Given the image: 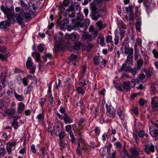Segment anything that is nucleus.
Segmentation results:
<instances>
[{"label":"nucleus","mask_w":158,"mask_h":158,"mask_svg":"<svg viewBox=\"0 0 158 158\" xmlns=\"http://www.w3.org/2000/svg\"><path fill=\"white\" fill-rule=\"evenodd\" d=\"M16 13L15 15L17 22L20 24L23 22V20L26 19L29 21L31 19V15L34 14L32 10H28V12H24L23 10H16Z\"/></svg>","instance_id":"f257e3e1"},{"label":"nucleus","mask_w":158,"mask_h":158,"mask_svg":"<svg viewBox=\"0 0 158 158\" xmlns=\"http://www.w3.org/2000/svg\"><path fill=\"white\" fill-rule=\"evenodd\" d=\"M77 19H74V22L72 23L71 26L74 27V28H75L77 27H88L89 23V22H87V20H81L82 18V15H80V14H78L77 15Z\"/></svg>","instance_id":"f03ea898"},{"label":"nucleus","mask_w":158,"mask_h":158,"mask_svg":"<svg viewBox=\"0 0 158 158\" xmlns=\"http://www.w3.org/2000/svg\"><path fill=\"white\" fill-rule=\"evenodd\" d=\"M123 49L124 50V53L126 55H127L126 60L127 62H129V64L131 65H133V49L132 48H129L125 45L123 44L122 45L121 49L122 50Z\"/></svg>","instance_id":"7ed1b4c3"},{"label":"nucleus","mask_w":158,"mask_h":158,"mask_svg":"<svg viewBox=\"0 0 158 158\" xmlns=\"http://www.w3.org/2000/svg\"><path fill=\"white\" fill-rule=\"evenodd\" d=\"M97 36L96 35H94L92 34H90L87 32H85L82 34V39L83 40L89 42L95 39Z\"/></svg>","instance_id":"20e7f679"},{"label":"nucleus","mask_w":158,"mask_h":158,"mask_svg":"<svg viewBox=\"0 0 158 158\" xmlns=\"http://www.w3.org/2000/svg\"><path fill=\"white\" fill-rule=\"evenodd\" d=\"M3 11L8 20L12 22L13 23H15V21L14 18L15 15L14 10H3Z\"/></svg>","instance_id":"39448f33"},{"label":"nucleus","mask_w":158,"mask_h":158,"mask_svg":"<svg viewBox=\"0 0 158 158\" xmlns=\"http://www.w3.org/2000/svg\"><path fill=\"white\" fill-rule=\"evenodd\" d=\"M26 67L30 69V72L31 73H33L35 71L36 66L33 64L31 61V59L29 57L26 62Z\"/></svg>","instance_id":"423d86ee"},{"label":"nucleus","mask_w":158,"mask_h":158,"mask_svg":"<svg viewBox=\"0 0 158 158\" xmlns=\"http://www.w3.org/2000/svg\"><path fill=\"white\" fill-rule=\"evenodd\" d=\"M107 109V114L110 118H114L115 115V111L114 108L111 106H108L106 104V105Z\"/></svg>","instance_id":"0eeeda50"},{"label":"nucleus","mask_w":158,"mask_h":158,"mask_svg":"<svg viewBox=\"0 0 158 158\" xmlns=\"http://www.w3.org/2000/svg\"><path fill=\"white\" fill-rule=\"evenodd\" d=\"M129 62H127V60L125 64H123L120 69H119V72L124 71L125 72H129L130 70L131 65L129 64Z\"/></svg>","instance_id":"6e6552de"},{"label":"nucleus","mask_w":158,"mask_h":158,"mask_svg":"<svg viewBox=\"0 0 158 158\" xmlns=\"http://www.w3.org/2000/svg\"><path fill=\"white\" fill-rule=\"evenodd\" d=\"M60 27L61 30H64L66 27L69 25V20L67 19H64L60 23Z\"/></svg>","instance_id":"1a4fd4ad"},{"label":"nucleus","mask_w":158,"mask_h":158,"mask_svg":"<svg viewBox=\"0 0 158 158\" xmlns=\"http://www.w3.org/2000/svg\"><path fill=\"white\" fill-rule=\"evenodd\" d=\"M144 150L147 154H149L151 152H153L155 151L154 146L151 143L150 145L149 144H147L145 145Z\"/></svg>","instance_id":"9d476101"},{"label":"nucleus","mask_w":158,"mask_h":158,"mask_svg":"<svg viewBox=\"0 0 158 158\" xmlns=\"http://www.w3.org/2000/svg\"><path fill=\"white\" fill-rule=\"evenodd\" d=\"M101 16L100 14V10H92L91 16L93 20H97Z\"/></svg>","instance_id":"9b49d317"},{"label":"nucleus","mask_w":158,"mask_h":158,"mask_svg":"<svg viewBox=\"0 0 158 158\" xmlns=\"http://www.w3.org/2000/svg\"><path fill=\"white\" fill-rule=\"evenodd\" d=\"M14 24L12 22L8 20H5L3 21H2L0 23V27L1 28L6 29L8 27L10 26V24Z\"/></svg>","instance_id":"f8f14e48"},{"label":"nucleus","mask_w":158,"mask_h":158,"mask_svg":"<svg viewBox=\"0 0 158 158\" xmlns=\"http://www.w3.org/2000/svg\"><path fill=\"white\" fill-rule=\"evenodd\" d=\"M7 70L5 69V70L0 74V80L2 81L1 83L3 87H4V83L5 81L6 77L7 75Z\"/></svg>","instance_id":"ddd939ff"},{"label":"nucleus","mask_w":158,"mask_h":158,"mask_svg":"<svg viewBox=\"0 0 158 158\" xmlns=\"http://www.w3.org/2000/svg\"><path fill=\"white\" fill-rule=\"evenodd\" d=\"M81 8L79 3L78 2H75L73 4H71L69 8H67L66 10H80Z\"/></svg>","instance_id":"4468645a"},{"label":"nucleus","mask_w":158,"mask_h":158,"mask_svg":"<svg viewBox=\"0 0 158 158\" xmlns=\"http://www.w3.org/2000/svg\"><path fill=\"white\" fill-rule=\"evenodd\" d=\"M96 25L98 28V30H100L104 28L106 26V23H103L101 21H99L96 23Z\"/></svg>","instance_id":"2eb2a0df"},{"label":"nucleus","mask_w":158,"mask_h":158,"mask_svg":"<svg viewBox=\"0 0 158 158\" xmlns=\"http://www.w3.org/2000/svg\"><path fill=\"white\" fill-rule=\"evenodd\" d=\"M149 129L150 134L152 137H156L158 135V130L154 127H150Z\"/></svg>","instance_id":"dca6fc26"},{"label":"nucleus","mask_w":158,"mask_h":158,"mask_svg":"<svg viewBox=\"0 0 158 158\" xmlns=\"http://www.w3.org/2000/svg\"><path fill=\"white\" fill-rule=\"evenodd\" d=\"M129 151L131 154L133 156H137L139 155V153L138 151L134 146L131 147L129 149Z\"/></svg>","instance_id":"f3484780"},{"label":"nucleus","mask_w":158,"mask_h":158,"mask_svg":"<svg viewBox=\"0 0 158 158\" xmlns=\"http://www.w3.org/2000/svg\"><path fill=\"white\" fill-rule=\"evenodd\" d=\"M120 156L122 158H125V157L127 156L128 157V158H133L130 155L129 153L125 149H123V151H121Z\"/></svg>","instance_id":"a211bd4d"},{"label":"nucleus","mask_w":158,"mask_h":158,"mask_svg":"<svg viewBox=\"0 0 158 158\" xmlns=\"http://www.w3.org/2000/svg\"><path fill=\"white\" fill-rule=\"evenodd\" d=\"M24 105L22 102L19 103L17 109V113L18 114L22 113L24 110Z\"/></svg>","instance_id":"6ab92c4d"},{"label":"nucleus","mask_w":158,"mask_h":158,"mask_svg":"<svg viewBox=\"0 0 158 158\" xmlns=\"http://www.w3.org/2000/svg\"><path fill=\"white\" fill-rule=\"evenodd\" d=\"M63 119L65 124L67 123H70L73 121V120L69 117L66 113H64L63 116Z\"/></svg>","instance_id":"aec40b11"},{"label":"nucleus","mask_w":158,"mask_h":158,"mask_svg":"<svg viewBox=\"0 0 158 158\" xmlns=\"http://www.w3.org/2000/svg\"><path fill=\"white\" fill-rule=\"evenodd\" d=\"M69 0H64L63 4L59 6V8L60 10H65L66 9L65 7L69 5Z\"/></svg>","instance_id":"412c9836"},{"label":"nucleus","mask_w":158,"mask_h":158,"mask_svg":"<svg viewBox=\"0 0 158 158\" xmlns=\"http://www.w3.org/2000/svg\"><path fill=\"white\" fill-rule=\"evenodd\" d=\"M136 67L138 70H140L143 65V61L141 59H138L136 62Z\"/></svg>","instance_id":"4be33fe9"},{"label":"nucleus","mask_w":158,"mask_h":158,"mask_svg":"<svg viewBox=\"0 0 158 158\" xmlns=\"http://www.w3.org/2000/svg\"><path fill=\"white\" fill-rule=\"evenodd\" d=\"M117 114L121 119H123L124 118V114L122 110L120 108H118L117 110Z\"/></svg>","instance_id":"5701e85b"},{"label":"nucleus","mask_w":158,"mask_h":158,"mask_svg":"<svg viewBox=\"0 0 158 158\" xmlns=\"http://www.w3.org/2000/svg\"><path fill=\"white\" fill-rule=\"evenodd\" d=\"M16 110L15 108H11L10 109H7L5 111V113L9 115H12L15 114Z\"/></svg>","instance_id":"b1692460"},{"label":"nucleus","mask_w":158,"mask_h":158,"mask_svg":"<svg viewBox=\"0 0 158 158\" xmlns=\"http://www.w3.org/2000/svg\"><path fill=\"white\" fill-rule=\"evenodd\" d=\"M10 5H8V6L5 7L4 6L2 5L1 6V10H13L14 7L12 4L10 3Z\"/></svg>","instance_id":"393cba45"},{"label":"nucleus","mask_w":158,"mask_h":158,"mask_svg":"<svg viewBox=\"0 0 158 158\" xmlns=\"http://www.w3.org/2000/svg\"><path fill=\"white\" fill-rule=\"evenodd\" d=\"M130 82H123V87L124 88L127 90V91H129L130 89Z\"/></svg>","instance_id":"a878e982"},{"label":"nucleus","mask_w":158,"mask_h":158,"mask_svg":"<svg viewBox=\"0 0 158 158\" xmlns=\"http://www.w3.org/2000/svg\"><path fill=\"white\" fill-rule=\"evenodd\" d=\"M79 35L74 33H72L70 35L69 37L73 41H76L78 40Z\"/></svg>","instance_id":"bb28decb"},{"label":"nucleus","mask_w":158,"mask_h":158,"mask_svg":"<svg viewBox=\"0 0 158 158\" xmlns=\"http://www.w3.org/2000/svg\"><path fill=\"white\" fill-rule=\"evenodd\" d=\"M89 30V32L92 33V34H93L94 35H96V36H97L98 34V31H97L96 29L94 28L93 26H90Z\"/></svg>","instance_id":"cd10ccee"},{"label":"nucleus","mask_w":158,"mask_h":158,"mask_svg":"<svg viewBox=\"0 0 158 158\" xmlns=\"http://www.w3.org/2000/svg\"><path fill=\"white\" fill-rule=\"evenodd\" d=\"M97 0H94L93 2L91 3L90 4V6L91 10H97V8L96 7V5L99 6L97 2Z\"/></svg>","instance_id":"c85d7f7f"},{"label":"nucleus","mask_w":158,"mask_h":158,"mask_svg":"<svg viewBox=\"0 0 158 158\" xmlns=\"http://www.w3.org/2000/svg\"><path fill=\"white\" fill-rule=\"evenodd\" d=\"M110 151V150L106 146L103 148L102 152V154L103 156L106 155L107 154L109 155Z\"/></svg>","instance_id":"c756f323"},{"label":"nucleus","mask_w":158,"mask_h":158,"mask_svg":"<svg viewBox=\"0 0 158 158\" xmlns=\"http://www.w3.org/2000/svg\"><path fill=\"white\" fill-rule=\"evenodd\" d=\"M19 2L21 6L23 7H24L25 10H27L29 9L30 6L29 5L26 4L24 1L23 0H20Z\"/></svg>","instance_id":"7c9ffc66"},{"label":"nucleus","mask_w":158,"mask_h":158,"mask_svg":"<svg viewBox=\"0 0 158 158\" xmlns=\"http://www.w3.org/2000/svg\"><path fill=\"white\" fill-rule=\"evenodd\" d=\"M11 125L15 129H17L20 126V125L18 123L17 119H13L11 123Z\"/></svg>","instance_id":"2f4dec72"},{"label":"nucleus","mask_w":158,"mask_h":158,"mask_svg":"<svg viewBox=\"0 0 158 158\" xmlns=\"http://www.w3.org/2000/svg\"><path fill=\"white\" fill-rule=\"evenodd\" d=\"M104 41V38L103 36H100L98 38V43L100 44L102 46H103L105 45Z\"/></svg>","instance_id":"473e14b6"},{"label":"nucleus","mask_w":158,"mask_h":158,"mask_svg":"<svg viewBox=\"0 0 158 158\" xmlns=\"http://www.w3.org/2000/svg\"><path fill=\"white\" fill-rule=\"evenodd\" d=\"M132 11L133 10H129V20L130 21H133L134 19V13Z\"/></svg>","instance_id":"72a5a7b5"},{"label":"nucleus","mask_w":158,"mask_h":158,"mask_svg":"<svg viewBox=\"0 0 158 158\" xmlns=\"http://www.w3.org/2000/svg\"><path fill=\"white\" fill-rule=\"evenodd\" d=\"M137 20L135 24L136 28L138 31H140L141 22L139 19H138Z\"/></svg>","instance_id":"f704fd0d"},{"label":"nucleus","mask_w":158,"mask_h":158,"mask_svg":"<svg viewBox=\"0 0 158 158\" xmlns=\"http://www.w3.org/2000/svg\"><path fill=\"white\" fill-rule=\"evenodd\" d=\"M14 95L15 98L19 101H21L23 99L22 95H20L17 94L16 92H14Z\"/></svg>","instance_id":"c9c22d12"},{"label":"nucleus","mask_w":158,"mask_h":158,"mask_svg":"<svg viewBox=\"0 0 158 158\" xmlns=\"http://www.w3.org/2000/svg\"><path fill=\"white\" fill-rule=\"evenodd\" d=\"M140 81L138 78L136 79H133L130 82V84L133 85V86H134L136 84H139Z\"/></svg>","instance_id":"e433bc0d"},{"label":"nucleus","mask_w":158,"mask_h":158,"mask_svg":"<svg viewBox=\"0 0 158 158\" xmlns=\"http://www.w3.org/2000/svg\"><path fill=\"white\" fill-rule=\"evenodd\" d=\"M69 60L71 61H76L77 60V57L76 56L72 54L69 58Z\"/></svg>","instance_id":"4c0bfd02"},{"label":"nucleus","mask_w":158,"mask_h":158,"mask_svg":"<svg viewBox=\"0 0 158 158\" xmlns=\"http://www.w3.org/2000/svg\"><path fill=\"white\" fill-rule=\"evenodd\" d=\"M33 86L30 85L28 87L27 89H26L24 91V94H30L32 89L33 88Z\"/></svg>","instance_id":"58836bf2"},{"label":"nucleus","mask_w":158,"mask_h":158,"mask_svg":"<svg viewBox=\"0 0 158 158\" xmlns=\"http://www.w3.org/2000/svg\"><path fill=\"white\" fill-rule=\"evenodd\" d=\"M112 37L110 35H108L106 37V42L107 43H114V41H112Z\"/></svg>","instance_id":"ea45409f"},{"label":"nucleus","mask_w":158,"mask_h":158,"mask_svg":"<svg viewBox=\"0 0 158 158\" xmlns=\"http://www.w3.org/2000/svg\"><path fill=\"white\" fill-rule=\"evenodd\" d=\"M119 36L116 34H115V37L114 39V44L115 45H117L118 44L119 41Z\"/></svg>","instance_id":"a19ab883"},{"label":"nucleus","mask_w":158,"mask_h":158,"mask_svg":"<svg viewBox=\"0 0 158 158\" xmlns=\"http://www.w3.org/2000/svg\"><path fill=\"white\" fill-rule=\"evenodd\" d=\"M99 58L98 56H95L94 59V64L96 65H98L99 64Z\"/></svg>","instance_id":"79ce46f5"},{"label":"nucleus","mask_w":158,"mask_h":158,"mask_svg":"<svg viewBox=\"0 0 158 158\" xmlns=\"http://www.w3.org/2000/svg\"><path fill=\"white\" fill-rule=\"evenodd\" d=\"M137 69L135 68L131 69V67L130 70L129 72H130L133 75H135L137 73Z\"/></svg>","instance_id":"37998d69"},{"label":"nucleus","mask_w":158,"mask_h":158,"mask_svg":"<svg viewBox=\"0 0 158 158\" xmlns=\"http://www.w3.org/2000/svg\"><path fill=\"white\" fill-rule=\"evenodd\" d=\"M7 55H3L2 54H0V59L2 61L6 60H7Z\"/></svg>","instance_id":"c03bdc74"},{"label":"nucleus","mask_w":158,"mask_h":158,"mask_svg":"<svg viewBox=\"0 0 158 158\" xmlns=\"http://www.w3.org/2000/svg\"><path fill=\"white\" fill-rule=\"evenodd\" d=\"M48 131L51 133V134L52 135L54 133V130L53 128H52L51 126H49L48 128Z\"/></svg>","instance_id":"a18cd8bd"},{"label":"nucleus","mask_w":158,"mask_h":158,"mask_svg":"<svg viewBox=\"0 0 158 158\" xmlns=\"http://www.w3.org/2000/svg\"><path fill=\"white\" fill-rule=\"evenodd\" d=\"M77 91L79 94H84V92L83 89L80 87H78L76 90Z\"/></svg>","instance_id":"49530a36"},{"label":"nucleus","mask_w":158,"mask_h":158,"mask_svg":"<svg viewBox=\"0 0 158 158\" xmlns=\"http://www.w3.org/2000/svg\"><path fill=\"white\" fill-rule=\"evenodd\" d=\"M36 55L35 57V60L37 62H38L40 58V54L39 53H37V54H35V53H32V56H33L34 55Z\"/></svg>","instance_id":"de8ad7c7"},{"label":"nucleus","mask_w":158,"mask_h":158,"mask_svg":"<svg viewBox=\"0 0 158 158\" xmlns=\"http://www.w3.org/2000/svg\"><path fill=\"white\" fill-rule=\"evenodd\" d=\"M120 34L121 35V39H123L124 36V34L125 33V31L124 30L120 29Z\"/></svg>","instance_id":"09e8293b"},{"label":"nucleus","mask_w":158,"mask_h":158,"mask_svg":"<svg viewBox=\"0 0 158 158\" xmlns=\"http://www.w3.org/2000/svg\"><path fill=\"white\" fill-rule=\"evenodd\" d=\"M37 50L40 52H42L44 50V47L41 44H40L37 47Z\"/></svg>","instance_id":"8fccbe9b"},{"label":"nucleus","mask_w":158,"mask_h":158,"mask_svg":"<svg viewBox=\"0 0 158 158\" xmlns=\"http://www.w3.org/2000/svg\"><path fill=\"white\" fill-rule=\"evenodd\" d=\"M76 11H78V12H72V14L71 15H69V16L71 17V18H73L75 16V14L74 13H75L76 14L78 15V14H80V15H81L80 13V10H76Z\"/></svg>","instance_id":"3c124183"},{"label":"nucleus","mask_w":158,"mask_h":158,"mask_svg":"<svg viewBox=\"0 0 158 158\" xmlns=\"http://www.w3.org/2000/svg\"><path fill=\"white\" fill-rule=\"evenodd\" d=\"M60 131H59V138L60 140H61L63 139L64 137L65 133L64 132H62L60 133L59 132Z\"/></svg>","instance_id":"603ef678"},{"label":"nucleus","mask_w":158,"mask_h":158,"mask_svg":"<svg viewBox=\"0 0 158 158\" xmlns=\"http://www.w3.org/2000/svg\"><path fill=\"white\" fill-rule=\"evenodd\" d=\"M140 12L139 11V10H136L135 12V19L136 20H138V19L139 18V16L140 15Z\"/></svg>","instance_id":"864d4df0"},{"label":"nucleus","mask_w":158,"mask_h":158,"mask_svg":"<svg viewBox=\"0 0 158 158\" xmlns=\"http://www.w3.org/2000/svg\"><path fill=\"white\" fill-rule=\"evenodd\" d=\"M46 101V99L44 98H41L39 101V103L41 106H42L44 104Z\"/></svg>","instance_id":"5fc2aeb1"},{"label":"nucleus","mask_w":158,"mask_h":158,"mask_svg":"<svg viewBox=\"0 0 158 158\" xmlns=\"http://www.w3.org/2000/svg\"><path fill=\"white\" fill-rule=\"evenodd\" d=\"M138 135L139 137L141 138H143L144 135V131L143 130H141L138 133Z\"/></svg>","instance_id":"6e6d98bb"},{"label":"nucleus","mask_w":158,"mask_h":158,"mask_svg":"<svg viewBox=\"0 0 158 158\" xmlns=\"http://www.w3.org/2000/svg\"><path fill=\"white\" fill-rule=\"evenodd\" d=\"M45 148H43L40 149L39 152L37 153V154L40 156H41L42 154H43L44 152Z\"/></svg>","instance_id":"4d7b16f0"},{"label":"nucleus","mask_w":158,"mask_h":158,"mask_svg":"<svg viewBox=\"0 0 158 158\" xmlns=\"http://www.w3.org/2000/svg\"><path fill=\"white\" fill-rule=\"evenodd\" d=\"M146 102V101L143 98L141 99L139 101V103L140 105L143 106Z\"/></svg>","instance_id":"13d9d810"},{"label":"nucleus","mask_w":158,"mask_h":158,"mask_svg":"<svg viewBox=\"0 0 158 158\" xmlns=\"http://www.w3.org/2000/svg\"><path fill=\"white\" fill-rule=\"evenodd\" d=\"M65 130L67 132H69L72 129V126L71 125H68L65 127Z\"/></svg>","instance_id":"bf43d9fd"},{"label":"nucleus","mask_w":158,"mask_h":158,"mask_svg":"<svg viewBox=\"0 0 158 158\" xmlns=\"http://www.w3.org/2000/svg\"><path fill=\"white\" fill-rule=\"evenodd\" d=\"M31 151L33 153H35L36 152V150L35 149V146L34 145H32L31 146Z\"/></svg>","instance_id":"052dcab7"},{"label":"nucleus","mask_w":158,"mask_h":158,"mask_svg":"<svg viewBox=\"0 0 158 158\" xmlns=\"http://www.w3.org/2000/svg\"><path fill=\"white\" fill-rule=\"evenodd\" d=\"M114 145L117 148H121L122 147V145L120 142H117L114 143Z\"/></svg>","instance_id":"680f3d73"},{"label":"nucleus","mask_w":158,"mask_h":158,"mask_svg":"<svg viewBox=\"0 0 158 158\" xmlns=\"http://www.w3.org/2000/svg\"><path fill=\"white\" fill-rule=\"evenodd\" d=\"M74 48L76 50H79L80 48V44L79 43H75L74 44Z\"/></svg>","instance_id":"e2e57ef3"},{"label":"nucleus","mask_w":158,"mask_h":158,"mask_svg":"<svg viewBox=\"0 0 158 158\" xmlns=\"http://www.w3.org/2000/svg\"><path fill=\"white\" fill-rule=\"evenodd\" d=\"M61 81L60 79H58V83L57 82H56V88L57 89H58L60 87V84L61 83Z\"/></svg>","instance_id":"0e129e2a"},{"label":"nucleus","mask_w":158,"mask_h":158,"mask_svg":"<svg viewBox=\"0 0 158 158\" xmlns=\"http://www.w3.org/2000/svg\"><path fill=\"white\" fill-rule=\"evenodd\" d=\"M132 111L136 115L138 114V110L136 107H134L132 109Z\"/></svg>","instance_id":"69168bd1"},{"label":"nucleus","mask_w":158,"mask_h":158,"mask_svg":"<svg viewBox=\"0 0 158 158\" xmlns=\"http://www.w3.org/2000/svg\"><path fill=\"white\" fill-rule=\"evenodd\" d=\"M5 153V149L4 148L0 149V155L4 156Z\"/></svg>","instance_id":"338daca9"},{"label":"nucleus","mask_w":158,"mask_h":158,"mask_svg":"<svg viewBox=\"0 0 158 158\" xmlns=\"http://www.w3.org/2000/svg\"><path fill=\"white\" fill-rule=\"evenodd\" d=\"M153 53L155 58H158V52L156 50L154 49L153 50Z\"/></svg>","instance_id":"774afa93"}]
</instances>
